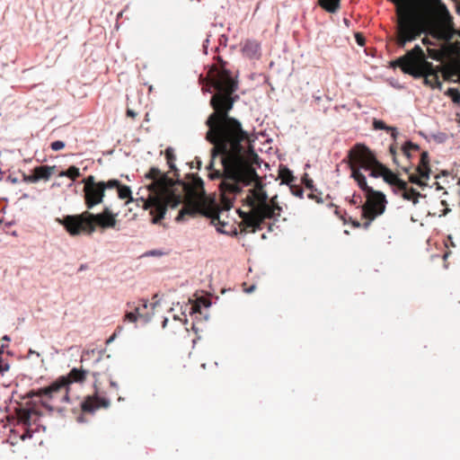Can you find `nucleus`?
I'll return each mask as SVG.
<instances>
[{
    "label": "nucleus",
    "instance_id": "f257e3e1",
    "mask_svg": "<svg viewBox=\"0 0 460 460\" xmlns=\"http://www.w3.org/2000/svg\"><path fill=\"white\" fill-rule=\"evenodd\" d=\"M205 87L213 93L209 104L214 110L206 121L208 127L206 139L214 146L211 161L207 166L208 177L222 179L223 191L234 195L241 193L243 187L254 182V188L249 190L243 199L249 210L238 209L237 212L242 218V231L255 233L262 229L266 219L277 221L282 208L277 196L269 200L260 177L245 156L243 143L248 141V135L237 119L228 116L239 99L235 94L239 89L237 75L234 76L226 67V62L218 58V62L210 66L207 75L203 76V91Z\"/></svg>",
    "mask_w": 460,
    "mask_h": 460
},
{
    "label": "nucleus",
    "instance_id": "f03ea898",
    "mask_svg": "<svg viewBox=\"0 0 460 460\" xmlns=\"http://www.w3.org/2000/svg\"><path fill=\"white\" fill-rule=\"evenodd\" d=\"M394 43L404 49L406 44L427 33L443 45L460 47V31L454 28L452 18L441 0H403L396 8Z\"/></svg>",
    "mask_w": 460,
    "mask_h": 460
},
{
    "label": "nucleus",
    "instance_id": "7ed1b4c3",
    "mask_svg": "<svg viewBox=\"0 0 460 460\" xmlns=\"http://www.w3.org/2000/svg\"><path fill=\"white\" fill-rule=\"evenodd\" d=\"M376 156L375 154L365 145L356 144L348 153L349 165L351 171V177L356 181L358 186L366 193L367 201L361 206L362 217L367 219L364 227L367 228L371 222L385 209V196L383 192L373 190L368 186L366 176L360 172L361 169L373 171L374 165L365 166V157Z\"/></svg>",
    "mask_w": 460,
    "mask_h": 460
},
{
    "label": "nucleus",
    "instance_id": "20e7f679",
    "mask_svg": "<svg viewBox=\"0 0 460 460\" xmlns=\"http://www.w3.org/2000/svg\"><path fill=\"white\" fill-rule=\"evenodd\" d=\"M393 66L400 67L403 73L415 78L423 77L424 84L431 88H441L439 74L443 73L442 67L434 66L427 61L425 53L419 45L394 61Z\"/></svg>",
    "mask_w": 460,
    "mask_h": 460
},
{
    "label": "nucleus",
    "instance_id": "39448f33",
    "mask_svg": "<svg viewBox=\"0 0 460 460\" xmlns=\"http://www.w3.org/2000/svg\"><path fill=\"white\" fill-rule=\"evenodd\" d=\"M176 159L166 160L169 169L173 172L175 184L181 187L187 197L185 207L176 216L175 221L181 223L190 217L201 216V177L198 172H188L181 177L180 170L175 164Z\"/></svg>",
    "mask_w": 460,
    "mask_h": 460
},
{
    "label": "nucleus",
    "instance_id": "423d86ee",
    "mask_svg": "<svg viewBox=\"0 0 460 460\" xmlns=\"http://www.w3.org/2000/svg\"><path fill=\"white\" fill-rule=\"evenodd\" d=\"M365 166H373V171L369 176L374 178H383V180L390 185L395 194L408 201H411L414 205L419 202V199L423 197L420 192L412 187H409L407 181L399 177L398 172H394L387 166L380 163L376 156L365 157Z\"/></svg>",
    "mask_w": 460,
    "mask_h": 460
},
{
    "label": "nucleus",
    "instance_id": "0eeeda50",
    "mask_svg": "<svg viewBox=\"0 0 460 460\" xmlns=\"http://www.w3.org/2000/svg\"><path fill=\"white\" fill-rule=\"evenodd\" d=\"M219 187H221V184ZM220 190L225 202L224 207L208 205L205 190H203V219H206L209 226H215L217 232L220 234L236 235L237 229L228 216L232 203L227 199L226 195L230 193L223 191L222 188H220ZM232 194L234 195V193Z\"/></svg>",
    "mask_w": 460,
    "mask_h": 460
},
{
    "label": "nucleus",
    "instance_id": "6e6552de",
    "mask_svg": "<svg viewBox=\"0 0 460 460\" xmlns=\"http://www.w3.org/2000/svg\"><path fill=\"white\" fill-rule=\"evenodd\" d=\"M88 373V370L82 367H73L67 375L60 376L49 385L43 386L40 391L48 396L49 400H53L58 393L64 390L65 394L62 395L60 401L71 404L72 401L68 394L70 385L74 383H84Z\"/></svg>",
    "mask_w": 460,
    "mask_h": 460
},
{
    "label": "nucleus",
    "instance_id": "1a4fd4ad",
    "mask_svg": "<svg viewBox=\"0 0 460 460\" xmlns=\"http://www.w3.org/2000/svg\"><path fill=\"white\" fill-rule=\"evenodd\" d=\"M160 305L161 300H155L150 304L149 300L145 297L139 298L137 304L128 302L124 318L130 323L141 321L143 324H147L152 321L155 309Z\"/></svg>",
    "mask_w": 460,
    "mask_h": 460
},
{
    "label": "nucleus",
    "instance_id": "9d476101",
    "mask_svg": "<svg viewBox=\"0 0 460 460\" xmlns=\"http://www.w3.org/2000/svg\"><path fill=\"white\" fill-rule=\"evenodd\" d=\"M86 210V235H92L97 228L100 229L101 232H104L109 228H115L117 226V216L118 213H113L111 206L104 205L102 212L100 213H93Z\"/></svg>",
    "mask_w": 460,
    "mask_h": 460
},
{
    "label": "nucleus",
    "instance_id": "9b49d317",
    "mask_svg": "<svg viewBox=\"0 0 460 460\" xmlns=\"http://www.w3.org/2000/svg\"><path fill=\"white\" fill-rule=\"evenodd\" d=\"M98 376V372L93 373V376L95 378L93 384L94 394L87 395L78 402V406L80 407L82 412L94 414L95 411L100 408L108 409L111 405V401L108 397L100 395L101 392L96 385Z\"/></svg>",
    "mask_w": 460,
    "mask_h": 460
},
{
    "label": "nucleus",
    "instance_id": "f8f14e48",
    "mask_svg": "<svg viewBox=\"0 0 460 460\" xmlns=\"http://www.w3.org/2000/svg\"><path fill=\"white\" fill-rule=\"evenodd\" d=\"M86 211L80 214L65 215L62 217H57L55 221L62 226L70 236H78L82 234H86Z\"/></svg>",
    "mask_w": 460,
    "mask_h": 460
},
{
    "label": "nucleus",
    "instance_id": "ddd939ff",
    "mask_svg": "<svg viewBox=\"0 0 460 460\" xmlns=\"http://www.w3.org/2000/svg\"><path fill=\"white\" fill-rule=\"evenodd\" d=\"M83 197L84 205L87 209H93L95 206L103 203L105 198V191L99 184L90 187L89 189H83Z\"/></svg>",
    "mask_w": 460,
    "mask_h": 460
},
{
    "label": "nucleus",
    "instance_id": "4468645a",
    "mask_svg": "<svg viewBox=\"0 0 460 460\" xmlns=\"http://www.w3.org/2000/svg\"><path fill=\"white\" fill-rule=\"evenodd\" d=\"M428 55L430 58L442 61L445 58H460V47L455 45H443L439 43L438 49H428Z\"/></svg>",
    "mask_w": 460,
    "mask_h": 460
},
{
    "label": "nucleus",
    "instance_id": "2eb2a0df",
    "mask_svg": "<svg viewBox=\"0 0 460 460\" xmlns=\"http://www.w3.org/2000/svg\"><path fill=\"white\" fill-rule=\"evenodd\" d=\"M140 200L144 203L145 209H151V214L154 216L151 223L160 225L167 214V206L160 199H155L152 203L147 202L144 198H140Z\"/></svg>",
    "mask_w": 460,
    "mask_h": 460
},
{
    "label": "nucleus",
    "instance_id": "dca6fc26",
    "mask_svg": "<svg viewBox=\"0 0 460 460\" xmlns=\"http://www.w3.org/2000/svg\"><path fill=\"white\" fill-rule=\"evenodd\" d=\"M16 392L13 391L12 393L11 397L6 401V402H14L16 406L14 407L15 413L17 415L18 421L20 423L25 424L28 428L31 425L32 416L35 414L36 410L32 407H28L24 405L18 400H13V394Z\"/></svg>",
    "mask_w": 460,
    "mask_h": 460
},
{
    "label": "nucleus",
    "instance_id": "f3484780",
    "mask_svg": "<svg viewBox=\"0 0 460 460\" xmlns=\"http://www.w3.org/2000/svg\"><path fill=\"white\" fill-rule=\"evenodd\" d=\"M182 191H184L182 190ZM164 204H165L168 208H171L172 209H174L178 208L181 204H182L181 208L179 210L181 211L187 203V197L185 192L183 194H181L177 189L172 190L170 194L167 196L165 201H163ZM180 212H178L179 214Z\"/></svg>",
    "mask_w": 460,
    "mask_h": 460
},
{
    "label": "nucleus",
    "instance_id": "a211bd4d",
    "mask_svg": "<svg viewBox=\"0 0 460 460\" xmlns=\"http://www.w3.org/2000/svg\"><path fill=\"white\" fill-rule=\"evenodd\" d=\"M401 169L402 172L408 174V180L411 183L416 184L421 189H424L425 187L428 186V179L426 177H421L418 172H411V165H402Z\"/></svg>",
    "mask_w": 460,
    "mask_h": 460
},
{
    "label": "nucleus",
    "instance_id": "6ab92c4d",
    "mask_svg": "<svg viewBox=\"0 0 460 460\" xmlns=\"http://www.w3.org/2000/svg\"><path fill=\"white\" fill-rule=\"evenodd\" d=\"M415 172H418L421 177H426L428 180L430 176L429 167V155L427 151H423L420 154L419 164L415 167Z\"/></svg>",
    "mask_w": 460,
    "mask_h": 460
},
{
    "label": "nucleus",
    "instance_id": "aec40b11",
    "mask_svg": "<svg viewBox=\"0 0 460 460\" xmlns=\"http://www.w3.org/2000/svg\"><path fill=\"white\" fill-rule=\"evenodd\" d=\"M159 177L156 185L162 186L170 181L168 173L163 172L158 167L151 166L145 173V178L147 180H155Z\"/></svg>",
    "mask_w": 460,
    "mask_h": 460
},
{
    "label": "nucleus",
    "instance_id": "412c9836",
    "mask_svg": "<svg viewBox=\"0 0 460 460\" xmlns=\"http://www.w3.org/2000/svg\"><path fill=\"white\" fill-rule=\"evenodd\" d=\"M56 169V165H37L33 168V172L36 177L40 178V181H47L50 179Z\"/></svg>",
    "mask_w": 460,
    "mask_h": 460
},
{
    "label": "nucleus",
    "instance_id": "4be33fe9",
    "mask_svg": "<svg viewBox=\"0 0 460 460\" xmlns=\"http://www.w3.org/2000/svg\"><path fill=\"white\" fill-rule=\"evenodd\" d=\"M195 295L199 296V290L196 291ZM187 312L191 316L193 314H201V299L199 296H197V303L195 304V305H186L184 309L181 308V314L184 315V323L185 324L188 323V319L186 317Z\"/></svg>",
    "mask_w": 460,
    "mask_h": 460
},
{
    "label": "nucleus",
    "instance_id": "5701e85b",
    "mask_svg": "<svg viewBox=\"0 0 460 460\" xmlns=\"http://www.w3.org/2000/svg\"><path fill=\"white\" fill-rule=\"evenodd\" d=\"M243 51L250 58L256 56L260 51V44L255 40H246Z\"/></svg>",
    "mask_w": 460,
    "mask_h": 460
},
{
    "label": "nucleus",
    "instance_id": "b1692460",
    "mask_svg": "<svg viewBox=\"0 0 460 460\" xmlns=\"http://www.w3.org/2000/svg\"><path fill=\"white\" fill-rule=\"evenodd\" d=\"M420 150V146L417 144L412 143L411 141H407L402 146V153L403 156L406 157V159L409 161L410 165H411V159L412 155V152H416Z\"/></svg>",
    "mask_w": 460,
    "mask_h": 460
},
{
    "label": "nucleus",
    "instance_id": "393cba45",
    "mask_svg": "<svg viewBox=\"0 0 460 460\" xmlns=\"http://www.w3.org/2000/svg\"><path fill=\"white\" fill-rule=\"evenodd\" d=\"M118 198L119 199H126L128 203L134 201L132 196L131 188L128 185L123 184L121 182V186H119L117 189Z\"/></svg>",
    "mask_w": 460,
    "mask_h": 460
},
{
    "label": "nucleus",
    "instance_id": "a878e982",
    "mask_svg": "<svg viewBox=\"0 0 460 460\" xmlns=\"http://www.w3.org/2000/svg\"><path fill=\"white\" fill-rule=\"evenodd\" d=\"M341 0H319V5L329 13H336L340 9Z\"/></svg>",
    "mask_w": 460,
    "mask_h": 460
},
{
    "label": "nucleus",
    "instance_id": "bb28decb",
    "mask_svg": "<svg viewBox=\"0 0 460 460\" xmlns=\"http://www.w3.org/2000/svg\"><path fill=\"white\" fill-rule=\"evenodd\" d=\"M58 177H67L75 179L81 176L80 169L76 165H70L67 169L62 170L58 174Z\"/></svg>",
    "mask_w": 460,
    "mask_h": 460
},
{
    "label": "nucleus",
    "instance_id": "cd10ccee",
    "mask_svg": "<svg viewBox=\"0 0 460 460\" xmlns=\"http://www.w3.org/2000/svg\"><path fill=\"white\" fill-rule=\"evenodd\" d=\"M279 177L281 180L282 183H286L288 185H291V182L294 181L295 177L292 172L286 166H282L279 168Z\"/></svg>",
    "mask_w": 460,
    "mask_h": 460
},
{
    "label": "nucleus",
    "instance_id": "c85d7f7f",
    "mask_svg": "<svg viewBox=\"0 0 460 460\" xmlns=\"http://www.w3.org/2000/svg\"><path fill=\"white\" fill-rule=\"evenodd\" d=\"M101 185L102 186L104 191L112 189H118L119 186H121V181L118 179L112 178L108 181H100Z\"/></svg>",
    "mask_w": 460,
    "mask_h": 460
},
{
    "label": "nucleus",
    "instance_id": "c756f323",
    "mask_svg": "<svg viewBox=\"0 0 460 460\" xmlns=\"http://www.w3.org/2000/svg\"><path fill=\"white\" fill-rule=\"evenodd\" d=\"M79 184L83 183L84 188L83 189H89L92 186L99 184V181H96L95 176L90 174L86 177H84L81 181L78 182Z\"/></svg>",
    "mask_w": 460,
    "mask_h": 460
},
{
    "label": "nucleus",
    "instance_id": "7c9ffc66",
    "mask_svg": "<svg viewBox=\"0 0 460 460\" xmlns=\"http://www.w3.org/2000/svg\"><path fill=\"white\" fill-rule=\"evenodd\" d=\"M41 388L42 387H40L39 390L31 389V390L28 391L25 394L20 395V399L21 400L33 399L40 395L46 397V395L40 391ZM47 398H49V397L47 396Z\"/></svg>",
    "mask_w": 460,
    "mask_h": 460
},
{
    "label": "nucleus",
    "instance_id": "2f4dec72",
    "mask_svg": "<svg viewBox=\"0 0 460 460\" xmlns=\"http://www.w3.org/2000/svg\"><path fill=\"white\" fill-rule=\"evenodd\" d=\"M19 172L22 173V181L23 182H26V183H37L40 181V178H37L34 172L32 171V172L31 174H27L25 173L24 172L19 170Z\"/></svg>",
    "mask_w": 460,
    "mask_h": 460
},
{
    "label": "nucleus",
    "instance_id": "473e14b6",
    "mask_svg": "<svg viewBox=\"0 0 460 460\" xmlns=\"http://www.w3.org/2000/svg\"><path fill=\"white\" fill-rule=\"evenodd\" d=\"M447 94L451 98V100L459 104L460 103V91L456 88H449L447 92Z\"/></svg>",
    "mask_w": 460,
    "mask_h": 460
},
{
    "label": "nucleus",
    "instance_id": "72a5a7b5",
    "mask_svg": "<svg viewBox=\"0 0 460 460\" xmlns=\"http://www.w3.org/2000/svg\"><path fill=\"white\" fill-rule=\"evenodd\" d=\"M67 411H71L74 414L77 413L78 410L76 407H71L70 409H68L67 407L66 406H63V407H56V411L57 413L61 417V418H65L66 417V412Z\"/></svg>",
    "mask_w": 460,
    "mask_h": 460
},
{
    "label": "nucleus",
    "instance_id": "f704fd0d",
    "mask_svg": "<svg viewBox=\"0 0 460 460\" xmlns=\"http://www.w3.org/2000/svg\"><path fill=\"white\" fill-rule=\"evenodd\" d=\"M214 296V290L203 291V307H208L211 305V301L208 299L209 296Z\"/></svg>",
    "mask_w": 460,
    "mask_h": 460
},
{
    "label": "nucleus",
    "instance_id": "c9c22d12",
    "mask_svg": "<svg viewBox=\"0 0 460 460\" xmlns=\"http://www.w3.org/2000/svg\"><path fill=\"white\" fill-rule=\"evenodd\" d=\"M289 187L294 196L298 197L300 199L303 198L304 190L301 186L291 184Z\"/></svg>",
    "mask_w": 460,
    "mask_h": 460
},
{
    "label": "nucleus",
    "instance_id": "e433bc0d",
    "mask_svg": "<svg viewBox=\"0 0 460 460\" xmlns=\"http://www.w3.org/2000/svg\"><path fill=\"white\" fill-rule=\"evenodd\" d=\"M373 127L375 129H381L388 131L390 129V126H387L383 120L374 119Z\"/></svg>",
    "mask_w": 460,
    "mask_h": 460
},
{
    "label": "nucleus",
    "instance_id": "4c0bfd02",
    "mask_svg": "<svg viewBox=\"0 0 460 460\" xmlns=\"http://www.w3.org/2000/svg\"><path fill=\"white\" fill-rule=\"evenodd\" d=\"M65 146H66V143L62 140H55L50 143V148L53 151H60V150L64 149Z\"/></svg>",
    "mask_w": 460,
    "mask_h": 460
},
{
    "label": "nucleus",
    "instance_id": "58836bf2",
    "mask_svg": "<svg viewBox=\"0 0 460 460\" xmlns=\"http://www.w3.org/2000/svg\"><path fill=\"white\" fill-rule=\"evenodd\" d=\"M165 254H166V252H164L163 250L153 249V250L147 251L144 255L147 256V257H161Z\"/></svg>",
    "mask_w": 460,
    "mask_h": 460
},
{
    "label": "nucleus",
    "instance_id": "ea45409f",
    "mask_svg": "<svg viewBox=\"0 0 460 460\" xmlns=\"http://www.w3.org/2000/svg\"><path fill=\"white\" fill-rule=\"evenodd\" d=\"M389 151H390L391 155L393 156L394 163L396 165L400 166V164L397 160V146L395 144L391 145Z\"/></svg>",
    "mask_w": 460,
    "mask_h": 460
},
{
    "label": "nucleus",
    "instance_id": "a19ab883",
    "mask_svg": "<svg viewBox=\"0 0 460 460\" xmlns=\"http://www.w3.org/2000/svg\"><path fill=\"white\" fill-rule=\"evenodd\" d=\"M9 369L10 364L3 358V361H0V376H4Z\"/></svg>",
    "mask_w": 460,
    "mask_h": 460
},
{
    "label": "nucleus",
    "instance_id": "79ce46f5",
    "mask_svg": "<svg viewBox=\"0 0 460 460\" xmlns=\"http://www.w3.org/2000/svg\"><path fill=\"white\" fill-rule=\"evenodd\" d=\"M355 40H356V42L358 43V45H359L361 47L365 46L366 39L362 33H360V32L355 33Z\"/></svg>",
    "mask_w": 460,
    "mask_h": 460
},
{
    "label": "nucleus",
    "instance_id": "37998d69",
    "mask_svg": "<svg viewBox=\"0 0 460 460\" xmlns=\"http://www.w3.org/2000/svg\"><path fill=\"white\" fill-rule=\"evenodd\" d=\"M164 155H165V158L166 160L168 159H176V155L174 154V149L172 147V146H168L165 150H164Z\"/></svg>",
    "mask_w": 460,
    "mask_h": 460
},
{
    "label": "nucleus",
    "instance_id": "c03bdc74",
    "mask_svg": "<svg viewBox=\"0 0 460 460\" xmlns=\"http://www.w3.org/2000/svg\"><path fill=\"white\" fill-rule=\"evenodd\" d=\"M195 162L197 164V166L196 168L198 170H201V158L199 156H196L195 157ZM187 165H189L190 169H193L195 168L194 164H193V162H190V163H187L186 164Z\"/></svg>",
    "mask_w": 460,
    "mask_h": 460
},
{
    "label": "nucleus",
    "instance_id": "a18cd8bd",
    "mask_svg": "<svg viewBox=\"0 0 460 460\" xmlns=\"http://www.w3.org/2000/svg\"><path fill=\"white\" fill-rule=\"evenodd\" d=\"M41 405L49 414H52L56 411V407L47 402H41Z\"/></svg>",
    "mask_w": 460,
    "mask_h": 460
},
{
    "label": "nucleus",
    "instance_id": "49530a36",
    "mask_svg": "<svg viewBox=\"0 0 460 460\" xmlns=\"http://www.w3.org/2000/svg\"><path fill=\"white\" fill-rule=\"evenodd\" d=\"M308 199L315 200L316 203H322L323 199L320 194H315L313 190L307 195Z\"/></svg>",
    "mask_w": 460,
    "mask_h": 460
},
{
    "label": "nucleus",
    "instance_id": "de8ad7c7",
    "mask_svg": "<svg viewBox=\"0 0 460 460\" xmlns=\"http://www.w3.org/2000/svg\"><path fill=\"white\" fill-rule=\"evenodd\" d=\"M304 183L305 185V187L310 190H313L314 189V181L312 179H308L307 176H305L304 179Z\"/></svg>",
    "mask_w": 460,
    "mask_h": 460
},
{
    "label": "nucleus",
    "instance_id": "09e8293b",
    "mask_svg": "<svg viewBox=\"0 0 460 460\" xmlns=\"http://www.w3.org/2000/svg\"><path fill=\"white\" fill-rule=\"evenodd\" d=\"M33 436L32 431L29 428L21 436L22 440L31 439Z\"/></svg>",
    "mask_w": 460,
    "mask_h": 460
},
{
    "label": "nucleus",
    "instance_id": "8fccbe9b",
    "mask_svg": "<svg viewBox=\"0 0 460 460\" xmlns=\"http://www.w3.org/2000/svg\"><path fill=\"white\" fill-rule=\"evenodd\" d=\"M126 115L127 117L135 119L137 116V113L134 110L127 108Z\"/></svg>",
    "mask_w": 460,
    "mask_h": 460
},
{
    "label": "nucleus",
    "instance_id": "3c124183",
    "mask_svg": "<svg viewBox=\"0 0 460 460\" xmlns=\"http://www.w3.org/2000/svg\"><path fill=\"white\" fill-rule=\"evenodd\" d=\"M5 181L12 183V184H16L19 182V180L17 177H14L13 175H9L5 178Z\"/></svg>",
    "mask_w": 460,
    "mask_h": 460
},
{
    "label": "nucleus",
    "instance_id": "603ef678",
    "mask_svg": "<svg viewBox=\"0 0 460 460\" xmlns=\"http://www.w3.org/2000/svg\"><path fill=\"white\" fill-rule=\"evenodd\" d=\"M84 412H83V413L79 414V415L76 417V421H77L78 423H85V422H87V420H86V418L84 417Z\"/></svg>",
    "mask_w": 460,
    "mask_h": 460
},
{
    "label": "nucleus",
    "instance_id": "864d4df0",
    "mask_svg": "<svg viewBox=\"0 0 460 460\" xmlns=\"http://www.w3.org/2000/svg\"><path fill=\"white\" fill-rule=\"evenodd\" d=\"M388 131L391 132L392 137L394 138V140H395L398 136V131H397L396 128L390 127V129Z\"/></svg>",
    "mask_w": 460,
    "mask_h": 460
},
{
    "label": "nucleus",
    "instance_id": "5fc2aeb1",
    "mask_svg": "<svg viewBox=\"0 0 460 460\" xmlns=\"http://www.w3.org/2000/svg\"><path fill=\"white\" fill-rule=\"evenodd\" d=\"M8 347L6 343H3L0 347V361H3V354L4 353V349Z\"/></svg>",
    "mask_w": 460,
    "mask_h": 460
},
{
    "label": "nucleus",
    "instance_id": "6e6d98bb",
    "mask_svg": "<svg viewBox=\"0 0 460 460\" xmlns=\"http://www.w3.org/2000/svg\"><path fill=\"white\" fill-rule=\"evenodd\" d=\"M389 2L393 3L395 5V9L398 8L402 3L403 0H388Z\"/></svg>",
    "mask_w": 460,
    "mask_h": 460
},
{
    "label": "nucleus",
    "instance_id": "4d7b16f0",
    "mask_svg": "<svg viewBox=\"0 0 460 460\" xmlns=\"http://www.w3.org/2000/svg\"><path fill=\"white\" fill-rule=\"evenodd\" d=\"M169 319L166 316L163 317V321L161 323L162 328L164 329L168 324Z\"/></svg>",
    "mask_w": 460,
    "mask_h": 460
},
{
    "label": "nucleus",
    "instance_id": "13d9d810",
    "mask_svg": "<svg viewBox=\"0 0 460 460\" xmlns=\"http://www.w3.org/2000/svg\"><path fill=\"white\" fill-rule=\"evenodd\" d=\"M110 386L118 390L119 389V385L117 382L113 381L111 378H110Z\"/></svg>",
    "mask_w": 460,
    "mask_h": 460
},
{
    "label": "nucleus",
    "instance_id": "bf43d9fd",
    "mask_svg": "<svg viewBox=\"0 0 460 460\" xmlns=\"http://www.w3.org/2000/svg\"><path fill=\"white\" fill-rule=\"evenodd\" d=\"M116 337H117V333H116V332H113V333H112V334L108 338V340H107V341H106V342H107L108 344H109V343H111V342H112V341L116 339Z\"/></svg>",
    "mask_w": 460,
    "mask_h": 460
},
{
    "label": "nucleus",
    "instance_id": "052dcab7",
    "mask_svg": "<svg viewBox=\"0 0 460 460\" xmlns=\"http://www.w3.org/2000/svg\"><path fill=\"white\" fill-rule=\"evenodd\" d=\"M31 355H36L37 357H40V353L31 349H29L27 358H29Z\"/></svg>",
    "mask_w": 460,
    "mask_h": 460
},
{
    "label": "nucleus",
    "instance_id": "680f3d73",
    "mask_svg": "<svg viewBox=\"0 0 460 460\" xmlns=\"http://www.w3.org/2000/svg\"><path fill=\"white\" fill-rule=\"evenodd\" d=\"M1 340L4 342H9L11 341V337L8 334H4Z\"/></svg>",
    "mask_w": 460,
    "mask_h": 460
},
{
    "label": "nucleus",
    "instance_id": "e2e57ef3",
    "mask_svg": "<svg viewBox=\"0 0 460 460\" xmlns=\"http://www.w3.org/2000/svg\"><path fill=\"white\" fill-rule=\"evenodd\" d=\"M14 224H15V222H14L13 220L4 222V226H5V227H7V228L12 227Z\"/></svg>",
    "mask_w": 460,
    "mask_h": 460
},
{
    "label": "nucleus",
    "instance_id": "0e129e2a",
    "mask_svg": "<svg viewBox=\"0 0 460 460\" xmlns=\"http://www.w3.org/2000/svg\"><path fill=\"white\" fill-rule=\"evenodd\" d=\"M88 269V264L86 263H84V264H81L79 269H78V271H83V270H85Z\"/></svg>",
    "mask_w": 460,
    "mask_h": 460
},
{
    "label": "nucleus",
    "instance_id": "69168bd1",
    "mask_svg": "<svg viewBox=\"0 0 460 460\" xmlns=\"http://www.w3.org/2000/svg\"><path fill=\"white\" fill-rule=\"evenodd\" d=\"M422 43L424 45H434L428 38H423L422 39Z\"/></svg>",
    "mask_w": 460,
    "mask_h": 460
},
{
    "label": "nucleus",
    "instance_id": "338daca9",
    "mask_svg": "<svg viewBox=\"0 0 460 460\" xmlns=\"http://www.w3.org/2000/svg\"><path fill=\"white\" fill-rule=\"evenodd\" d=\"M191 329L193 330V332H194L196 334H198L199 328L196 326L195 322H192V323H191Z\"/></svg>",
    "mask_w": 460,
    "mask_h": 460
},
{
    "label": "nucleus",
    "instance_id": "774afa93",
    "mask_svg": "<svg viewBox=\"0 0 460 460\" xmlns=\"http://www.w3.org/2000/svg\"><path fill=\"white\" fill-rule=\"evenodd\" d=\"M349 202H350L351 204H353V205H356V204H358V199H356V197H355V196H353V198L349 200Z\"/></svg>",
    "mask_w": 460,
    "mask_h": 460
}]
</instances>
